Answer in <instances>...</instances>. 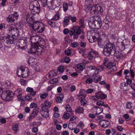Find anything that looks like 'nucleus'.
<instances>
[{
	"label": "nucleus",
	"instance_id": "37",
	"mask_svg": "<svg viewBox=\"0 0 135 135\" xmlns=\"http://www.w3.org/2000/svg\"><path fill=\"white\" fill-rule=\"evenodd\" d=\"M41 110L40 111H49L48 109L49 108L47 106H46L45 104L42 103L41 104Z\"/></svg>",
	"mask_w": 135,
	"mask_h": 135
},
{
	"label": "nucleus",
	"instance_id": "47",
	"mask_svg": "<svg viewBox=\"0 0 135 135\" xmlns=\"http://www.w3.org/2000/svg\"><path fill=\"white\" fill-rule=\"evenodd\" d=\"M20 82L22 85H24L27 84V81L26 80L22 79H20Z\"/></svg>",
	"mask_w": 135,
	"mask_h": 135
},
{
	"label": "nucleus",
	"instance_id": "39",
	"mask_svg": "<svg viewBox=\"0 0 135 135\" xmlns=\"http://www.w3.org/2000/svg\"><path fill=\"white\" fill-rule=\"evenodd\" d=\"M52 103V101H49L48 100H46L44 103L43 104H45L46 106L49 108L51 107V104Z\"/></svg>",
	"mask_w": 135,
	"mask_h": 135
},
{
	"label": "nucleus",
	"instance_id": "35",
	"mask_svg": "<svg viewBox=\"0 0 135 135\" xmlns=\"http://www.w3.org/2000/svg\"><path fill=\"white\" fill-rule=\"evenodd\" d=\"M65 108L67 112L71 113L72 114H73L74 112H73L72 110L69 105L68 104L66 105Z\"/></svg>",
	"mask_w": 135,
	"mask_h": 135
},
{
	"label": "nucleus",
	"instance_id": "45",
	"mask_svg": "<svg viewBox=\"0 0 135 135\" xmlns=\"http://www.w3.org/2000/svg\"><path fill=\"white\" fill-rule=\"evenodd\" d=\"M81 30L80 28L78 26H77L75 31V33L77 35H79L81 33Z\"/></svg>",
	"mask_w": 135,
	"mask_h": 135
},
{
	"label": "nucleus",
	"instance_id": "38",
	"mask_svg": "<svg viewBox=\"0 0 135 135\" xmlns=\"http://www.w3.org/2000/svg\"><path fill=\"white\" fill-rule=\"evenodd\" d=\"M47 0H38V1L41 3L42 6L45 7H46L47 6Z\"/></svg>",
	"mask_w": 135,
	"mask_h": 135
},
{
	"label": "nucleus",
	"instance_id": "26",
	"mask_svg": "<svg viewBox=\"0 0 135 135\" xmlns=\"http://www.w3.org/2000/svg\"><path fill=\"white\" fill-rule=\"evenodd\" d=\"M26 91L28 92H30V94L32 96L35 95L36 94V92L34 91L33 89L32 88L28 87L26 89Z\"/></svg>",
	"mask_w": 135,
	"mask_h": 135
},
{
	"label": "nucleus",
	"instance_id": "40",
	"mask_svg": "<svg viewBox=\"0 0 135 135\" xmlns=\"http://www.w3.org/2000/svg\"><path fill=\"white\" fill-rule=\"evenodd\" d=\"M8 0H1V5L3 7L6 6L8 4Z\"/></svg>",
	"mask_w": 135,
	"mask_h": 135
},
{
	"label": "nucleus",
	"instance_id": "22",
	"mask_svg": "<svg viewBox=\"0 0 135 135\" xmlns=\"http://www.w3.org/2000/svg\"><path fill=\"white\" fill-rule=\"evenodd\" d=\"M90 31H88L87 33V38L88 39V40H89V42L92 43L96 41V40H97V38L95 37L94 36H93L92 37V38L93 39V40H90V39L89 38L90 37Z\"/></svg>",
	"mask_w": 135,
	"mask_h": 135
},
{
	"label": "nucleus",
	"instance_id": "60",
	"mask_svg": "<svg viewBox=\"0 0 135 135\" xmlns=\"http://www.w3.org/2000/svg\"><path fill=\"white\" fill-rule=\"evenodd\" d=\"M58 81V79L56 78H54L52 79L51 80L50 82L51 83L54 84L57 82Z\"/></svg>",
	"mask_w": 135,
	"mask_h": 135
},
{
	"label": "nucleus",
	"instance_id": "14",
	"mask_svg": "<svg viewBox=\"0 0 135 135\" xmlns=\"http://www.w3.org/2000/svg\"><path fill=\"white\" fill-rule=\"evenodd\" d=\"M99 124L103 128H106L109 126L110 123L109 121L105 120H100L99 123Z\"/></svg>",
	"mask_w": 135,
	"mask_h": 135
},
{
	"label": "nucleus",
	"instance_id": "64",
	"mask_svg": "<svg viewBox=\"0 0 135 135\" xmlns=\"http://www.w3.org/2000/svg\"><path fill=\"white\" fill-rule=\"evenodd\" d=\"M74 132L76 134H78L80 131L79 129L78 128H74Z\"/></svg>",
	"mask_w": 135,
	"mask_h": 135
},
{
	"label": "nucleus",
	"instance_id": "8",
	"mask_svg": "<svg viewBox=\"0 0 135 135\" xmlns=\"http://www.w3.org/2000/svg\"><path fill=\"white\" fill-rule=\"evenodd\" d=\"M93 25H94L96 29H99L102 26V21L100 18L97 16H95L93 21Z\"/></svg>",
	"mask_w": 135,
	"mask_h": 135
},
{
	"label": "nucleus",
	"instance_id": "23",
	"mask_svg": "<svg viewBox=\"0 0 135 135\" xmlns=\"http://www.w3.org/2000/svg\"><path fill=\"white\" fill-rule=\"evenodd\" d=\"M93 76V81L95 83H98L101 80L102 78L101 76L97 75Z\"/></svg>",
	"mask_w": 135,
	"mask_h": 135
},
{
	"label": "nucleus",
	"instance_id": "30",
	"mask_svg": "<svg viewBox=\"0 0 135 135\" xmlns=\"http://www.w3.org/2000/svg\"><path fill=\"white\" fill-rule=\"evenodd\" d=\"M75 113H83L84 112V110L82 107H78L75 109Z\"/></svg>",
	"mask_w": 135,
	"mask_h": 135
},
{
	"label": "nucleus",
	"instance_id": "20",
	"mask_svg": "<svg viewBox=\"0 0 135 135\" xmlns=\"http://www.w3.org/2000/svg\"><path fill=\"white\" fill-rule=\"evenodd\" d=\"M96 93L97 95V96L98 97L99 99H104L106 98L107 97L106 95L103 93L101 91H98Z\"/></svg>",
	"mask_w": 135,
	"mask_h": 135
},
{
	"label": "nucleus",
	"instance_id": "4",
	"mask_svg": "<svg viewBox=\"0 0 135 135\" xmlns=\"http://www.w3.org/2000/svg\"><path fill=\"white\" fill-rule=\"evenodd\" d=\"M29 9L32 15L38 14L40 12V5L37 1H33L31 2L29 4Z\"/></svg>",
	"mask_w": 135,
	"mask_h": 135
},
{
	"label": "nucleus",
	"instance_id": "43",
	"mask_svg": "<svg viewBox=\"0 0 135 135\" xmlns=\"http://www.w3.org/2000/svg\"><path fill=\"white\" fill-rule=\"evenodd\" d=\"M48 23L49 25L52 27H54L56 26L55 22L53 21H52L51 20H48Z\"/></svg>",
	"mask_w": 135,
	"mask_h": 135
},
{
	"label": "nucleus",
	"instance_id": "54",
	"mask_svg": "<svg viewBox=\"0 0 135 135\" xmlns=\"http://www.w3.org/2000/svg\"><path fill=\"white\" fill-rule=\"evenodd\" d=\"M71 51L69 49H66L65 51V54L67 55H70L71 53Z\"/></svg>",
	"mask_w": 135,
	"mask_h": 135
},
{
	"label": "nucleus",
	"instance_id": "29",
	"mask_svg": "<svg viewBox=\"0 0 135 135\" xmlns=\"http://www.w3.org/2000/svg\"><path fill=\"white\" fill-rule=\"evenodd\" d=\"M127 84L125 82L122 83L120 84V89L126 91L127 90Z\"/></svg>",
	"mask_w": 135,
	"mask_h": 135
},
{
	"label": "nucleus",
	"instance_id": "24",
	"mask_svg": "<svg viewBox=\"0 0 135 135\" xmlns=\"http://www.w3.org/2000/svg\"><path fill=\"white\" fill-rule=\"evenodd\" d=\"M14 93L17 97H21L22 95V90L20 88L16 89Z\"/></svg>",
	"mask_w": 135,
	"mask_h": 135
},
{
	"label": "nucleus",
	"instance_id": "58",
	"mask_svg": "<svg viewBox=\"0 0 135 135\" xmlns=\"http://www.w3.org/2000/svg\"><path fill=\"white\" fill-rule=\"evenodd\" d=\"M37 106L36 104L35 103H32L30 104V107L31 108H36Z\"/></svg>",
	"mask_w": 135,
	"mask_h": 135
},
{
	"label": "nucleus",
	"instance_id": "17",
	"mask_svg": "<svg viewBox=\"0 0 135 135\" xmlns=\"http://www.w3.org/2000/svg\"><path fill=\"white\" fill-rule=\"evenodd\" d=\"M71 16L69 15L68 16L65 17L64 18L63 23L64 26H65L68 25L69 23L70 19Z\"/></svg>",
	"mask_w": 135,
	"mask_h": 135
},
{
	"label": "nucleus",
	"instance_id": "27",
	"mask_svg": "<svg viewBox=\"0 0 135 135\" xmlns=\"http://www.w3.org/2000/svg\"><path fill=\"white\" fill-rule=\"evenodd\" d=\"M70 117V114L67 112H64L62 118L64 120H66L69 119Z\"/></svg>",
	"mask_w": 135,
	"mask_h": 135
},
{
	"label": "nucleus",
	"instance_id": "55",
	"mask_svg": "<svg viewBox=\"0 0 135 135\" xmlns=\"http://www.w3.org/2000/svg\"><path fill=\"white\" fill-rule=\"evenodd\" d=\"M93 81V79H92L90 78L87 79L85 81L86 83L88 84L91 83Z\"/></svg>",
	"mask_w": 135,
	"mask_h": 135
},
{
	"label": "nucleus",
	"instance_id": "61",
	"mask_svg": "<svg viewBox=\"0 0 135 135\" xmlns=\"http://www.w3.org/2000/svg\"><path fill=\"white\" fill-rule=\"evenodd\" d=\"M32 99V97L28 95H26L24 97V99L26 100H30Z\"/></svg>",
	"mask_w": 135,
	"mask_h": 135
},
{
	"label": "nucleus",
	"instance_id": "2",
	"mask_svg": "<svg viewBox=\"0 0 135 135\" xmlns=\"http://www.w3.org/2000/svg\"><path fill=\"white\" fill-rule=\"evenodd\" d=\"M116 51V49L114 45L112 44L109 43L107 44L104 47L103 53L105 55L108 56L110 55H113Z\"/></svg>",
	"mask_w": 135,
	"mask_h": 135
},
{
	"label": "nucleus",
	"instance_id": "12",
	"mask_svg": "<svg viewBox=\"0 0 135 135\" xmlns=\"http://www.w3.org/2000/svg\"><path fill=\"white\" fill-rule=\"evenodd\" d=\"M1 87L0 86V94L1 93V90L2 89H7L10 84V82L8 81L2 82L1 83Z\"/></svg>",
	"mask_w": 135,
	"mask_h": 135
},
{
	"label": "nucleus",
	"instance_id": "19",
	"mask_svg": "<svg viewBox=\"0 0 135 135\" xmlns=\"http://www.w3.org/2000/svg\"><path fill=\"white\" fill-rule=\"evenodd\" d=\"M58 74L56 70H52L50 71L46 75L47 77H48V79H51L54 76H56Z\"/></svg>",
	"mask_w": 135,
	"mask_h": 135
},
{
	"label": "nucleus",
	"instance_id": "25",
	"mask_svg": "<svg viewBox=\"0 0 135 135\" xmlns=\"http://www.w3.org/2000/svg\"><path fill=\"white\" fill-rule=\"evenodd\" d=\"M41 115L45 118H47L49 116V111H40Z\"/></svg>",
	"mask_w": 135,
	"mask_h": 135
},
{
	"label": "nucleus",
	"instance_id": "56",
	"mask_svg": "<svg viewBox=\"0 0 135 135\" xmlns=\"http://www.w3.org/2000/svg\"><path fill=\"white\" fill-rule=\"evenodd\" d=\"M104 104V102L101 100H98L96 104L99 106H103Z\"/></svg>",
	"mask_w": 135,
	"mask_h": 135
},
{
	"label": "nucleus",
	"instance_id": "31",
	"mask_svg": "<svg viewBox=\"0 0 135 135\" xmlns=\"http://www.w3.org/2000/svg\"><path fill=\"white\" fill-rule=\"evenodd\" d=\"M15 19L13 17L12 15H9L7 18V21L8 22L12 23L15 21Z\"/></svg>",
	"mask_w": 135,
	"mask_h": 135
},
{
	"label": "nucleus",
	"instance_id": "1",
	"mask_svg": "<svg viewBox=\"0 0 135 135\" xmlns=\"http://www.w3.org/2000/svg\"><path fill=\"white\" fill-rule=\"evenodd\" d=\"M38 44L39 45L32 46L28 50V52L29 53L34 54L38 55H41V53L44 51L46 43L45 41L41 37Z\"/></svg>",
	"mask_w": 135,
	"mask_h": 135
},
{
	"label": "nucleus",
	"instance_id": "49",
	"mask_svg": "<svg viewBox=\"0 0 135 135\" xmlns=\"http://www.w3.org/2000/svg\"><path fill=\"white\" fill-rule=\"evenodd\" d=\"M71 45L73 47H76L78 46V43L77 42H74L71 43Z\"/></svg>",
	"mask_w": 135,
	"mask_h": 135
},
{
	"label": "nucleus",
	"instance_id": "16",
	"mask_svg": "<svg viewBox=\"0 0 135 135\" xmlns=\"http://www.w3.org/2000/svg\"><path fill=\"white\" fill-rule=\"evenodd\" d=\"M3 40L8 45H10L13 44L14 42V40L12 37H4L3 38Z\"/></svg>",
	"mask_w": 135,
	"mask_h": 135
},
{
	"label": "nucleus",
	"instance_id": "52",
	"mask_svg": "<svg viewBox=\"0 0 135 135\" xmlns=\"http://www.w3.org/2000/svg\"><path fill=\"white\" fill-rule=\"evenodd\" d=\"M74 123H70L68 125L69 128L71 130H73L74 129V128L73 127Z\"/></svg>",
	"mask_w": 135,
	"mask_h": 135
},
{
	"label": "nucleus",
	"instance_id": "48",
	"mask_svg": "<svg viewBox=\"0 0 135 135\" xmlns=\"http://www.w3.org/2000/svg\"><path fill=\"white\" fill-rule=\"evenodd\" d=\"M127 108L130 109L132 107V103L130 102H127L126 104Z\"/></svg>",
	"mask_w": 135,
	"mask_h": 135
},
{
	"label": "nucleus",
	"instance_id": "5",
	"mask_svg": "<svg viewBox=\"0 0 135 135\" xmlns=\"http://www.w3.org/2000/svg\"><path fill=\"white\" fill-rule=\"evenodd\" d=\"M17 74L18 76L23 78L28 77L30 74L29 70L27 68H21L17 70Z\"/></svg>",
	"mask_w": 135,
	"mask_h": 135
},
{
	"label": "nucleus",
	"instance_id": "33",
	"mask_svg": "<svg viewBox=\"0 0 135 135\" xmlns=\"http://www.w3.org/2000/svg\"><path fill=\"white\" fill-rule=\"evenodd\" d=\"M64 97V95L63 94H61L59 95V97H57L56 98V100L58 103H61Z\"/></svg>",
	"mask_w": 135,
	"mask_h": 135
},
{
	"label": "nucleus",
	"instance_id": "41",
	"mask_svg": "<svg viewBox=\"0 0 135 135\" xmlns=\"http://www.w3.org/2000/svg\"><path fill=\"white\" fill-rule=\"evenodd\" d=\"M57 73L58 74H60L61 73H63L64 71V66H61L59 67L58 69V70L57 71Z\"/></svg>",
	"mask_w": 135,
	"mask_h": 135
},
{
	"label": "nucleus",
	"instance_id": "10",
	"mask_svg": "<svg viewBox=\"0 0 135 135\" xmlns=\"http://www.w3.org/2000/svg\"><path fill=\"white\" fill-rule=\"evenodd\" d=\"M105 66L108 69L111 70V71H116L117 68L115 66V64L114 63L109 62L105 65Z\"/></svg>",
	"mask_w": 135,
	"mask_h": 135
},
{
	"label": "nucleus",
	"instance_id": "51",
	"mask_svg": "<svg viewBox=\"0 0 135 135\" xmlns=\"http://www.w3.org/2000/svg\"><path fill=\"white\" fill-rule=\"evenodd\" d=\"M48 95V94L47 93H43L40 95V98L41 99H43L46 97Z\"/></svg>",
	"mask_w": 135,
	"mask_h": 135
},
{
	"label": "nucleus",
	"instance_id": "42",
	"mask_svg": "<svg viewBox=\"0 0 135 135\" xmlns=\"http://www.w3.org/2000/svg\"><path fill=\"white\" fill-rule=\"evenodd\" d=\"M39 111V109L38 108H35L33 109L32 114L35 116H36Z\"/></svg>",
	"mask_w": 135,
	"mask_h": 135
},
{
	"label": "nucleus",
	"instance_id": "9",
	"mask_svg": "<svg viewBox=\"0 0 135 135\" xmlns=\"http://www.w3.org/2000/svg\"><path fill=\"white\" fill-rule=\"evenodd\" d=\"M7 28L9 32H11L12 35L16 36L18 33V30L17 28H14L12 25H10L8 26Z\"/></svg>",
	"mask_w": 135,
	"mask_h": 135
},
{
	"label": "nucleus",
	"instance_id": "13",
	"mask_svg": "<svg viewBox=\"0 0 135 135\" xmlns=\"http://www.w3.org/2000/svg\"><path fill=\"white\" fill-rule=\"evenodd\" d=\"M17 45H18L19 48L22 49H24L27 45V41L24 40H21L17 42Z\"/></svg>",
	"mask_w": 135,
	"mask_h": 135
},
{
	"label": "nucleus",
	"instance_id": "18",
	"mask_svg": "<svg viewBox=\"0 0 135 135\" xmlns=\"http://www.w3.org/2000/svg\"><path fill=\"white\" fill-rule=\"evenodd\" d=\"M93 110L94 113L96 115L100 114L103 112L102 108L98 107H94L93 108Z\"/></svg>",
	"mask_w": 135,
	"mask_h": 135
},
{
	"label": "nucleus",
	"instance_id": "36",
	"mask_svg": "<svg viewBox=\"0 0 135 135\" xmlns=\"http://www.w3.org/2000/svg\"><path fill=\"white\" fill-rule=\"evenodd\" d=\"M33 69H34L36 71H40V69L39 65L37 64H35L32 66Z\"/></svg>",
	"mask_w": 135,
	"mask_h": 135
},
{
	"label": "nucleus",
	"instance_id": "63",
	"mask_svg": "<svg viewBox=\"0 0 135 135\" xmlns=\"http://www.w3.org/2000/svg\"><path fill=\"white\" fill-rule=\"evenodd\" d=\"M130 73L131 75V76L132 78H134L135 75L133 70L132 69H131L130 70Z\"/></svg>",
	"mask_w": 135,
	"mask_h": 135
},
{
	"label": "nucleus",
	"instance_id": "53",
	"mask_svg": "<svg viewBox=\"0 0 135 135\" xmlns=\"http://www.w3.org/2000/svg\"><path fill=\"white\" fill-rule=\"evenodd\" d=\"M93 56L91 53V52H89L88 54V58L89 59L91 60L93 58Z\"/></svg>",
	"mask_w": 135,
	"mask_h": 135
},
{
	"label": "nucleus",
	"instance_id": "32",
	"mask_svg": "<svg viewBox=\"0 0 135 135\" xmlns=\"http://www.w3.org/2000/svg\"><path fill=\"white\" fill-rule=\"evenodd\" d=\"M56 14L54 16L53 20L55 21H57L58 20L59 18L60 17L61 15V14L59 13V11H57L56 12Z\"/></svg>",
	"mask_w": 135,
	"mask_h": 135
},
{
	"label": "nucleus",
	"instance_id": "46",
	"mask_svg": "<svg viewBox=\"0 0 135 135\" xmlns=\"http://www.w3.org/2000/svg\"><path fill=\"white\" fill-rule=\"evenodd\" d=\"M68 4L66 3H64L63 4V8L64 12H66L68 9Z\"/></svg>",
	"mask_w": 135,
	"mask_h": 135
},
{
	"label": "nucleus",
	"instance_id": "59",
	"mask_svg": "<svg viewBox=\"0 0 135 135\" xmlns=\"http://www.w3.org/2000/svg\"><path fill=\"white\" fill-rule=\"evenodd\" d=\"M96 68L99 71H102L104 69V67L103 66L101 65L97 66Z\"/></svg>",
	"mask_w": 135,
	"mask_h": 135
},
{
	"label": "nucleus",
	"instance_id": "6",
	"mask_svg": "<svg viewBox=\"0 0 135 135\" xmlns=\"http://www.w3.org/2000/svg\"><path fill=\"white\" fill-rule=\"evenodd\" d=\"M14 93L9 90L3 92L1 97L3 100L5 101H10L13 97Z\"/></svg>",
	"mask_w": 135,
	"mask_h": 135
},
{
	"label": "nucleus",
	"instance_id": "34",
	"mask_svg": "<svg viewBox=\"0 0 135 135\" xmlns=\"http://www.w3.org/2000/svg\"><path fill=\"white\" fill-rule=\"evenodd\" d=\"M77 68L79 71H82L85 68L84 65L82 64H79L77 65Z\"/></svg>",
	"mask_w": 135,
	"mask_h": 135
},
{
	"label": "nucleus",
	"instance_id": "21",
	"mask_svg": "<svg viewBox=\"0 0 135 135\" xmlns=\"http://www.w3.org/2000/svg\"><path fill=\"white\" fill-rule=\"evenodd\" d=\"M84 91L83 90H80L79 91V94L78 95V98L80 99H83L86 97V95H84Z\"/></svg>",
	"mask_w": 135,
	"mask_h": 135
},
{
	"label": "nucleus",
	"instance_id": "50",
	"mask_svg": "<svg viewBox=\"0 0 135 135\" xmlns=\"http://www.w3.org/2000/svg\"><path fill=\"white\" fill-rule=\"evenodd\" d=\"M123 117L127 121L131 119V117L128 114H124L123 116Z\"/></svg>",
	"mask_w": 135,
	"mask_h": 135
},
{
	"label": "nucleus",
	"instance_id": "15",
	"mask_svg": "<svg viewBox=\"0 0 135 135\" xmlns=\"http://www.w3.org/2000/svg\"><path fill=\"white\" fill-rule=\"evenodd\" d=\"M33 18L32 15L29 14H28L26 16V20L28 23V26L30 27V25H32L33 22Z\"/></svg>",
	"mask_w": 135,
	"mask_h": 135
},
{
	"label": "nucleus",
	"instance_id": "57",
	"mask_svg": "<svg viewBox=\"0 0 135 135\" xmlns=\"http://www.w3.org/2000/svg\"><path fill=\"white\" fill-rule=\"evenodd\" d=\"M11 15H12L13 16V17L15 19H17L18 16V14L17 12H15L13 14H11Z\"/></svg>",
	"mask_w": 135,
	"mask_h": 135
},
{
	"label": "nucleus",
	"instance_id": "11",
	"mask_svg": "<svg viewBox=\"0 0 135 135\" xmlns=\"http://www.w3.org/2000/svg\"><path fill=\"white\" fill-rule=\"evenodd\" d=\"M130 41L129 40H125L121 42L122 48V50L128 48L130 45Z\"/></svg>",
	"mask_w": 135,
	"mask_h": 135
},
{
	"label": "nucleus",
	"instance_id": "7",
	"mask_svg": "<svg viewBox=\"0 0 135 135\" xmlns=\"http://www.w3.org/2000/svg\"><path fill=\"white\" fill-rule=\"evenodd\" d=\"M41 37L38 35L32 36L30 37V41L31 42V46H37L36 45L38 44L39 42L41 39Z\"/></svg>",
	"mask_w": 135,
	"mask_h": 135
},
{
	"label": "nucleus",
	"instance_id": "44",
	"mask_svg": "<svg viewBox=\"0 0 135 135\" xmlns=\"http://www.w3.org/2000/svg\"><path fill=\"white\" fill-rule=\"evenodd\" d=\"M97 95V93H96L95 94V95L93 96H90L89 97L90 99H91L94 101H97L99 99Z\"/></svg>",
	"mask_w": 135,
	"mask_h": 135
},
{
	"label": "nucleus",
	"instance_id": "62",
	"mask_svg": "<svg viewBox=\"0 0 135 135\" xmlns=\"http://www.w3.org/2000/svg\"><path fill=\"white\" fill-rule=\"evenodd\" d=\"M15 131L17 132L18 131V125H15L12 128Z\"/></svg>",
	"mask_w": 135,
	"mask_h": 135
},
{
	"label": "nucleus",
	"instance_id": "28",
	"mask_svg": "<svg viewBox=\"0 0 135 135\" xmlns=\"http://www.w3.org/2000/svg\"><path fill=\"white\" fill-rule=\"evenodd\" d=\"M35 59L33 57H30L28 60L27 63L29 65L32 66L35 64Z\"/></svg>",
	"mask_w": 135,
	"mask_h": 135
},
{
	"label": "nucleus",
	"instance_id": "3",
	"mask_svg": "<svg viewBox=\"0 0 135 135\" xmlns=\"http://www.w3.org/2000/svg\"><path fill=\"white\" fill-rule=\"evenodd\" d=\"M30 27L36 32L41 33L43 32L45 29L44 25L38 21L35 22L32 25H30Z\"/></svg>",
	"mask_w": 135,
	"mask_h": 135
}]
</instances>
